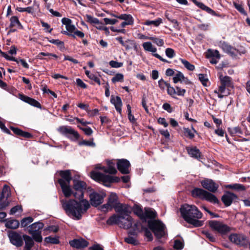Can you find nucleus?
Masks as SVG:
<instances>
[{
    "label": "nucleus",
    "instance_id": "nucleus-1",
    "mask_svg": "<svg viewBox=\"0 0 250 250\" xmlns=\"http://www.w3.org/2000/svg\"><path fill=\"white\" fill-rule=\"evenodd\" d=\"M61 203L66 213L76 220L81 219L90 206L89 202L84 199H80L79 201L75 199L62 200Z\"/></svg>",
    "mask_w": 250,
    "mask_h": 250
},
{
    "label": "nucleus",
    "instance_id": "nucleus-2",
    "mask_svg": "<svg viewBox=\"0 0 250 250\" xmlns=\"http://www.w3.org/2000/svg\"><path fill=\"white\" fill-rule=\"evenodd\" d=\"M132 211L131 207L121 206L116 209L117 215H114L107 220V224L110 225L116 224L120 228L128 229L131 227L133 220L130 214Z\"/></svg>",
    "mask_w": 250,
    "mask_h": 250
},
{
    "label": "nucleus",
    "instance_id": "nucleus-3",
    "mask_svg": "<svg viewBox=\"0 0 250 250\" xmlns=\"http://www.w3.org/2000/svg\"><path fill=\"white\" fill-rule=\"evenodd\" d=\"M180 211L182 217L188 223L195 227L203 226L204 222L199 220L202 218L203 214L195 206L185 204L181 207Z\"/></svg>",
    "mask_w": 250,
    "mask_h": 250
},
{
    "label": "nucleus",
    "instance_id": "nucleus-4",
    "mask_svg": "<svg viewBox=\"0 0 250 250\" xmlns=\"http://www.w3.org/2000/svg\"><path fill=\"white\" fill-rule=\"evenodd\" d=\"M60 174L62 178L58 180V183L61 187L64 196L65 197H69L70 193V183L72 179L71 171L69 170L61 171Z\"/></svg>",
    "mask_w": 250,
    "mask_h": 250
},
{
    "label": "nucleus",
    "instance_id": "nucleus-5",
    "mask_svg": "<svg viewBox=\"0 0 250 250\" xmlns=\"http://www.w3.org/2000/svg\"><path fill=\"white\" fill-rule=\"evenodd\" d=\"M86 184L82 181L74 180L73 188H70V197L73 195L76 199H83L84 191L86 188Z\"/></svg>",
    "mask_w": 250,
    "mask_h": 250
},
{
    "label": "nucleus",
    "instance_id": "nucleus-6",
    "mask_svg": "<svg viewBox=\"0 0 250 250\" xmlns=\"http://www.w3.org/2000/svg\"><path fill=\"white\" fill-rule=\"evenodd\" d=\"M191 193L194 197H198L213 204L219 203L218 199L215 195L202 188H195L192 190Z\"/></svg>",
    "mask_w": 250,
    "mask_h": 250
},
{
    "label": "nucleus",
    "instance_id": "nucleus-7",
    "mask_svg": "<svg viewBox=\"0 0 250 250\" xmlns=\"http://www.w3.org/2000/svg\"><path fill=\"white\" fill-rule=\"evenodd\" d=\"M90 176L94 180L104 184L118 183L120 181V178L117 176H111L95 171L90 172Z\"/></svg>",
    "mask_w": 250,
    "mask_h": 250
},
{
    "label": "nucleus",
    "instance_id": "nucleus-8",
    "mask_svg": "<svg viewBox=\"0 0 250 250\" xmlns=\"http://www.w3.org/2000/svg\"><path fill=\"white\" fill-rule=\"evenodd\" d=\"M43 224L38 222L32 224L29 226L28 233L31 234L33 239L37 242L40 243L42 241L41 230L43 227Z\"/></svg>",
    "mask_w": 250,
    "mask_h": 250
},
{
    "label": "nucleus",
    "instance_id": "nucleus-9",
    "mask_svg": "<svg viewBox=\"0 0 250 250\" xmlns=\"http://www.w3.org/2000/svg\"><path fill=\"white\" fill-rule=\"evenodd\" d=\"M208 224L212 229L222 234H225L230 230V228L227 225L216 220L209 221Z\"/></svg>",
    "mask_w": 250,
    "mask_h": 250
},
{
    "label": "nucleus",
    "instance_id": "nucleus-10",
    "mask_svg": "<svg viewBox=\"0 0 250 250\" xmlns=\"http://www.w3.org/2000/svg\"><path fill=\"white\" fill-rule=\"evenodd\" d=\"M121 206H127V205L118 203L117 194L115 193H111L108 198L107 203L103 206V208H105V210H108L114 208L116 211L117 208Z\"/></svg>",
    "mask_w": 250,
    "mask_h": 250
},
{
    "label": "nucleus",
    "instance_id": "nucleus-11",
    "mask_svg": "<svg viewBox=\"0 0 250 250\" xmlns=\"http://www.w3.org/2000/svg\"><path fill=\"white\" fill-rule=\"evenodd\" d=\"M149 226L157 237L161 238L164 235L165 226L161 222L154 221L149 223Z\"/></svg>",
    "mask_w": 250,
    "mask_h": 250
},
{
    "label": "nucleus",
    "instance_id": "nucleus-12",
    "mask_svg": "<svg viewBox=\"0 0 250 250\" xmlns=\"http://www.w3.org/2000/svg\"><path fill=\"white\" fill-rule=\"evenodd\" d=\"M58 130L60 133L67 136L72 140H76L79 138L78 132L71 127L61 126L58 128Z\"/></svg>",
    "mask_w": 250,
    "mask_h": 250
},
{
    "label": "nucleus",
    "instance_id": "nucleus-13",
    "mask_svg": "<svg viewBox=\"0 0 250 250\" xmlns=\"http://www.w3.org/2000/svg\"><path fill=\"white\" fill-rule=\"evenodd\" d=\"M229 239L232 243L237 245L243 246L248 242L246 236L243 234H231L229 236Z\"/></svg>",
    "mask_w": 250,
    "mask_h": 250
},
{
    "label": "nucleus",
    "instance_id": "nucleus-14",
    "mask_svg": "<svg viewBox=\"0 0 250 250\" xmlns=\"http://www.w3.org/2000/svg\"><path fill=\"white\" fill-rule=\"evenodd\" d=\"M10 242L14 246L19 247L23 245V237L15 231H10L8 234Z\"/></svg>",
    "mask_w": 250,
    "mask_h": 250
},
{
    "label": "nucleus",
    "instance_id": "nucleus-15",
    "mask_svg": "<svg viewBox=\"0 0 250 250\" xmlns=\"http://www.w3.org/2000/svg\"><path fill=\"white\" fill-rule=\"evenodd\" d=\"M106 164L108 166L107 168L104 167H102L101 165L98 164L96 166V168L101 169L105 173H109L110 174H115L117 172V170L115 167V163L113 160H107Z\"/></svg>",
    "mask_w": 250,
    "mask_h": 250
},
{
    "label": "nucleus",
    "instance_id": "nucleus-16",
    "mask_svg": "<svg viewBox=\"0 0 250 250\" xmlns=\"http://www.w3.org/2000/svg\"><path fill=\"white\" fill-rule=\"evenodd\" d=\"M219 46L223 51L232 57L236 56L238 53V50L225 42H220Z\"/></svg>",
    "mask_w": 250,
    "mask_h": 250
},
{
    "label": "nucleus",
    "instance_id": "nucleus-17",
    "mask_svg": "<svg viewBox=\"0 0 250 250\" xmlns=\"http://www.w3.org/2000/svg\"><path fill=\"white\" fill-rule=\"evenodd\" d=\"M201 184L203 188L207 189L211 192H215L219 186L215 183L212 180L205 179L201 182Z\"/></svg>",
    "mask_w": 250,
    "mask_h": 250
},
{
    "label": "nucleus",
    "instance_id": "nucleus-18",
    "mask_svg": "<svg viewBox=\"0 0 250 250\" xmlns=\"http://www.w3.org/2000/svg\"><path fill=\"white\" fill-rule=\"evenodd\" d=\"M104 196V194H100L95 192L91 193L89 195V197L92 206L97 207L102 204Z\"/></svg>",
    "mask_w": 250,
    "mask_h": 250
},
{
    "label": "nucleus",
    "instance_id": "nucleus-19",
    "mask_svg": "<svg viewBox=\"0 0 250 250\" xmlns=\"http://www.w3.org/2000/svg\"><path fill=\"white\" fill-rule=\"evenodd\" d=\"M143 47L146 51L152 52L153 53L152 55L153 56L158 58L161 61L163 62H167L166 59H163L158 54L155 53V52L157 51V48L152 45L151 42H145L143 44Z\"/></svg>",
    "mask_w": 250,
    "mask_h": 250
},
{
    "label": "nucleus",
    "instance_id": "nucleus-20",
    "mask_svg": "<svg viewBox=\"0 0 250 250\" xmlns=\"http://www.w3.org/2000/svg\"><path fill=\"white\" fill-rule=\"evenodd\" d=\"M130 163L126 159H120L118 160L117 167L118 170L123 174H127L129 172V168Z\"/></svg>",
    "mask_w": 250,
    "mask_h": 250
},
{
    "label": "nucleus",
    "instance_id": "nucleus-21",
    "mask_svg": "<svg viewBox=\"0 0 250 250\" xmlns=\"http://www.w3.org/2000/svg\"><path fill=\"white\" fill-rule=\"evenodd\" d=\"M134 230L136 231H144L145 235L148 238L149 241L152 240V235L150 230L147 228L143 226L140 223L137 222L134 224Z\"/></svg>",
    "mask_w": 250,
    "mask_h": 250
},
{
    "label": "nucleus",
    "instance_id": "nucleus-22",
    "mask_svg": "<svg viewBox=\"0 0 250 250\" xmlns=\"http://www.w3.org/2000/svg\"><path fill=\"white\" fill-rule=\"evenodd\" d=\"M70 246L77 249L84 248L87 246L88 242L83 239H74L69 242Z\"/></svg>",
    "mask_w": 250,
    "mask_h": 250
},
{
    "label": "nucleus",
    "instance_id": "nucleus-23",
    "mask_svg": "<svg viewBox=\"0 0 250 250\" xmlns=\"http://www.w3.org/2000/svg\"><path fill=\"white\" fill-rule=\"evenodd\" d=\"M237 198L236 196L230 192H226L222 197V201L225 205L228 207L229 206L232 201Z\"/></svg>",
    "mask_w": 250,
    "mask_h": 250
},
{
    "label": "nucleus",
    "instance_id": "nucleus-24",
    "mask_svg": "<svg viewBox=\"0 0 250 250\" xmlns=\"http://www.w3.org/2000/svg\"><path fill=\"white\" fill-rule=\"evenodd\" d=\"M119 19L124 20L125 21L121 24L122 28L125 27L126 25H132L133 24V19L131 15L123 14L120 15Z\"/></svg>",
    "mask_w": 250,
    "mask_h": 250
},
{
    "label": "nucleus",
    "instance_id": "nucleus-25",
    "mask_svg": "<svg viewBox=\"0 0 250 250\" xmlns=\"http://www.w3.org/2000/svg\"><path fill=\"white\" fill-rule=\"evenodd\" d=\"M62 22L65 25L67 31L69 33L73 32L76 29L75 26L72 23V21L66 18H63L62 19Z\"/></svg>",
    "mask_w": 250,
    "mask_h": 250
},
{
    "label": "nucleus",
    "instance_id": "nucleus-26",
    "mask_svg": "<svg viewBox=\"0 0 250 250\" xmlns=\"http://www.w3.org/2000/svg\"><path fill=\"white\" fill-rule=\"evenodd\" d=\"M110 101L111 103L114 105L116 110L121 114L122 106V102L121 98L118 96L114 97L112 96Z\"/></svg>",
    "mask_w": 250,
    "mask_h": 250
},
{
    "label": "nucleus",
    "instance_id": "nucleus-27",
    "mask_svg": "<svg viewBox=\"0 0 250 250\" xmlns=\"http://www.w3.org/2000/svg\"><path fill=\"white\" fill-rule=\"evenodd\" d=\"M229 88L228 87L221 84L219 87L218 90H215L214 93L218 94L219 98H222L229 94Z\"/></svg>",
    "mask_w": 250,
    "mask_h": 250
},
{
    "label": "nucleus",
    "instance_id": "nucleus-28",
    "mask_svg": "<svg viewBox=\"0 0 250 250\" xmlns=\"http://www.w3.org/2000/svg\"><path fill=\"white\" fill-rule=\"evenodd\" d=\"M5 226L7 228L11 229H16L19 226V222L18 220L15 219H7L5 220Z\"/></svg>",
    "mask_w": 250,
    "mask_h": 250
},
{
    "label": "nucleus",
    "instance_id": "nucleus-29",
    "mask_svg": "<svg viewBox=\"0 0 250 250\" xmlns=\"http://www.w3.org/2000/svg\"><path fill=\"white\" fill-rule=\"evenodd\" d=\"M21 99L24 102L37 107H40V104L34 99L31 98L27 96H22Z\"/></svg>",
    "mask_w": 250,
    "mask_h": 250
},
{
    "label": "nucleus",
    "instance_id": "nucleus-30",
    "mask_svg": "<svg viewBox=\"0 0 250 250\" xmlns=\"http://www.w3.org/2000/svg\"><path fill=\"white\" fill-rule=\"evenodd\" d=\"M23 239L25 241L26 250H30L34 244L33 239L31 237L27 235H23Z\"/></svg>",
    "mask_w": 250,
    "mask_h": 250
},
{
    "label": "nucleus",
    "instance_id": "nucleus-31",
    "mask_svg": "<svg viewBox=\"0 0 250 250\" xmlns=\"http://www.w3.org/2000/svg\"><path fill=\"white\" fill-rule=\"evenodd\" d=\"M124 46L126 50H129L134 48L135 50L137 49V45L134 41L132 40H127L125 41Z\"/></svg>",
    "mask_w": 250,
    "mask_h": 250
},
{
    "label": "nucleus",
    "instance_id": "nucleus-32",
    "mask_svg": "<svg viewBox=\"0 0 250 250\" xmlns=\"http://www.w3.org/2000/svg\"><path fill=\"white\" fill-rule=\"evenodd\" d=\"M220 80L221 81V84L228 87H231L230 78L229 76H223V75H220Z\"/></svg>",
    "mask_w": 250,
    "mask_h": 250
},
{
    "label": "nucleus",
    "instance_id": "nucleus-33",
    "mask_svg": "<svg viewBox=\"0 0 250 250\" xmlns=\"http://www.w3.org/2000/svg\"><path fill=\"white\" fill-rule=\"evenodd\" d=\"M188 153L192 157L198 159L200 156L199 150L196 147H192L187 149Z\"/></svg>",
    "mask_w": 250,
    "mask_h": 250
},
{
    "label": "nucleus",
    "instance_id": "nucleus-34",
    "mask_svg": "<svg viewBox=\"0 0 250 250\" xmlns=\"http://www.w3.org/2000/svg\"><path fill=\"white\" fill-rule=\"evenodd\" d=\"M131 209L133 212L136 215L138 216L140 218H144V213L143 211V209L140 206L138 205H134L133 208H131Z\"/></svg>",
    "mask_w": 250,
    "mask_h": 250
},
{
    "label": "nucleus",
    "instance_id": "nucleus-35",
    "mask_svg": "<svg viewBox=\"0 0 250 250\" xmlns=\"http://www.w3.org/2000/svg\"><path fill=\"white\" fill-rule=\"evenodd\" d=\"M207 57V58H214L219 60L220 58V54L217 50L209 49L208 50Z\"/></svg>",
    "mask_w": 250,
    "mask_h": 250
},
{
    "label": "nucleus",
    "instance_id": "nucleus-36",
    "mask_svg": "<svg viewBox=\"0 0 250 250\" xmlns=\"http://www.w3.org/2000/svg\"><path fill=\"white\" fill-rule=\"evenodd\" d=\"M0 193L1 195H2L6 200H8V197L11 195V191L9 187L6 185H5L3 186L2 190L1 192H0Z\"/></svg>",
    "mask_w": 250,
    "mask_h": 250
},
{
    "label": "nucleus",
    "instance_id": "nucleus-37",
    "mask_svg": "<svg viewBox=\"0 0 250 250\" xmlns=\"http://www.w3.org/2000/svg\"><path fill=\"white\" fill-rule=\"evenodd\" d=\"M155 216H156V213H155V211L153 209H152L151 208H146L145 209V211L144 212V218H145L146 217L153 218H155Z\"/></svg>",
    "mask_w": 250,
    "mask_h": 250
},
{
    "label": "nucleus",
    "instance_id": "nucleus-38",
    "mask_svg": "<svg viewBox=\"0 0 250 250\" xmlns=\"http://www.w3.org/2000/svg\"><path fill=\"white\" fill-rule=\"evenodd\" d=\"M179 60L188 70L189 71H193L194 70V65L191 64L189 62H188L186 60L181 58L179 59Z\"/></svg>",
    "mask_w": 250,
    "mask_h": 250
},
{
    "label": "nucleus",
    "instance_id": "nucleus-39",
    "mask_svg": "<svg viewBox=\"0 0 250 250\" xmlns=\"http://www.w3.org/2000/svg\"><path fill=\"white\" fill-rule=\"evenodd\" d=\"M192 131L188 128H184V132L185 135L189 137L190 139H192L194 137V133H197L196 131L192 127Z\"/></svg>",
    "mask_w": 250,
    "mask_h": 250
},
{
    "label": "nucleus",
    "instance_id": "nucleus-40",
    "mask_svg": "<svg viewBox=\"0 0 250 250\" xmlns=\"http://www.w3.org/2000/svg\"><path fill=\"white\" fill-rule=\"evenodd\" d=\"M162 22V20L161 18H158L154 21H146L144 22V24L146 25H153L154 26H158Z\"/></svg>",
    "mask_w": 250,
    "mask_h": 250
},
{
    "label": "nucleus",
    "instance_id": "nucleus-41",
    "mask_svg": "<svg viewBox=\"0 0 250 250\" xmlns=\"http://www.w3.org/2000/svg\"><path fill=\"white\" fill-rule=\"evenodd\" d=\"M62 32L63 34H66V35H69V36H71L74 38H75V36H78L79 37H80L81 38H83L84 37V34L83 32L80 31L79 30H76V31L75 30L73 32H74V34H70V33H69L68 32L65 31H62Z\"/></svg>",
    "mask_w": 250,
    "mask_h": 250
},
{
    "label": "nucleus",
    "instance_id": "nucleus-42",
    "mask_svg": "<svg viewBox=\"0 0 250 250\" xmlns=\"http://www.w3.org/2000/svg\"><path fill=\"white\" fill-rule=\"evenodd\" d=\"M184 79L185 77L183 73L181 72H178L176 74H175L174 77L173 78V82L175 83H176L178 82H182Z\"/></svg>",
    "mask_w": 250,
    "mask_h": 250
},
{
    "label": "nucleus",
    "instance_id": "nucleus-43",
    "mask_svg": "<svg viewBox=\"0 0 250 250\" xmlns=\"http://www.w3.org/2000/svg\"><path fill=\"white\" fill-rule=\"evenodd\" d=\"M21 25L19 20L16 16H13L10 18V27H19Z\"/></svg>",
    "mask_w": 250,
    "mask_h": 250
},
{
    "label": "nucleus",
    "instance_id": "nucleus-44",
    "mask_svg": "<svg viewBox=\"0 0 250 250\" xmlns=\"http://www.w3.org/2000/svg\"><path fill=\"white\" fill-rule=\"evenodd\" d=\"M197 6L200 7L201 9H203L204 10L206 11L207 12H208L209 14H211L213 15H216V14H215V12L213 10H212L209 7L206 6L204 3H203L202 2H199V3H198Z\"/></svg>",
    "mask_w": 250,
    "mask_h": 250
},
{
    "label": "nucleus",
    "instance_id": "nucleus-45",
    "mask_svg": "<svg viewBox=\"0 0 250 250\" xmlns=\"http://www.w3.org/2000/svg\"><path fill=\"white\" fill-rule=\"evenodd\" d=\"M111 81L113 83L122 82L124 81V75L121 73H117L112 78Z\"/></svg>",
    "mask_w": 250,
    "mask_h": 250
},
{
    "label": "nucleus",
    "instance_id": "nucleus-46",
    "mask_svg": "<svg viewBox=\"0 0 250 250\" xmlns=\"http://www.w3.org/2000/svg\"><path fill=\"white\" fill-rule=\"evenodd\" d=\"M44 242L46 243L57 244L59 243V240L57 238L48 236L44 238Z\"/></svg>",
    "mask_w": 250,
    "mask_h": 250
},
{
    "label": "nucleus",
    "instance_id": "nucleus-47",
    "mask_svg": "<svg viewBox=\"0 0 250 250\" xmlns=\"http://www.w3.org/2000/svg\"><path fill=\"white\" fill-rule=\"evenodd\" d=\"M85 17L87 22L90 23L99 24L100 21L97 18H94L91 15H86Z\"/></svg>",
    "mask_w": 250,
    "mask_h": 250
},
{
    "label": "nucleus",
    "instance_id": "nucleus-48",
    "mask_svg": "<svg viewBox=\"0 0 250 250\" xmlns=\"http://www.w3.org/2000/svg\"><path fill=\"white\" fill-rule=\"evenodd\" d=\"M33 221V219L31 217H25L21 221V226L22 227H26L28 224Z\"/></svg>",
    "mask_w": 250,
    "mask_h": 250
},
{
    "label": "nucleus",
    "instance_id": "nucleus-49",
    "mask_svg": "<svg viewBox=\"0 0 250 250\" xmlns=\"http://www.w3.org/2000/svg\"><path fill=\"white\" fill-rule=\"evenodd\" d=\"M125 240L126 243L133 245H137L139 243L138 241L135 237L130 236L126 237Z\"/></svg>",
    "mask_w": 250,
    "mask_h": 250
},
{
    "label": "nucleus",
    "instance_id": "nucleus-50",
    "mask_svg": "<svg viewBox=\"0 0 250 250\" xmlns=\"http://www.w3.org/2000/svg\"><path fill=\"white\" fill-rule=\"evenodd\" d=\"M150 40L153 41L154 43H155L159 46H162L164 44V42L163 40L159 38H157L155 37H150L149 38Z\"/></svg>",
    "mask_w": 250,
    "mask_h": 250
},
{
    "label": "nucleus",
    "instance_id": "nucleus-51",
    "mask_svg": "<svg viewBox=\"0 0 250 250\" xmlns=\"http://www.w3.org/2000/svg\"><path fill=\"white\" fill-rule=\"evenodd\" d=\"M158 84L159 87L162 90H164L166 88H167L168 86L169 85L168 83L165 82L163 79H161L158 81Z\"/></svg>",
    "mask_w": 250,
    "mask_h": 250
},
{
    "label": "nucleus",
    "instance_id": "nucleus-52",
    "mask_svg": "<svg viewBox=\"0 0 250 250\" xmlns=\"http://www.w3.org/2000/svg\"><path fill=\"white\" fill-rule=\"evenodd\" d=\"M0 53L1 54V55L2 56V57L5 58L6 60H9V61H15V62H17V63H19V62L18 61V59H15L14 57H11V56H9L7 53L2 52V51H0Z\"/></svg>",
    "mask_w": 250,
    "mask_h": 250
},
{
    "label": "nucleus",
    "instance_id": "nucleus-53",
    "mask_svg": "<svg viewBox=\"0 0 250 250\" xmlns=\"http://www.w3.org/2000/svg\"><path fill=\"white\" fill-rule=\"evenodd\" d=\"M0 53L1 54V55L2 56V57L5 58L6 60H9V61H15V62H17V63H19V62L18 61V59H15L14 57H11V56H9L7 53L2 52V51H0Z\"/></svg>",
    "mask_w": 250,
    "mask_h": 250
},
{
    "label": "nucleus",
    "instance_id": "nucleus-54",
    "mask_svg": "<svg viewBox=\"0 0 250 250\" xmlns=\"http://www.w3.org/2000/svg\"><path fill=\"white\" fill-rule=\"evenodd\" d=\"M166 17L167 19L171 22L172 23L174 24V27H176L178 26V23L176 20L173 19L171 18V16L168 13H166L165 14Z\"/></svg>",
    "mask_w": 250,
    "mask_h": 250
},
{
    "label": "nucleus",
    "instance_id": "nucleus-55",
    "mask_svg": "<svg viewBox=\"0 0 250 250\" xmlns=\"http://www.w3.org/2000/svg\"><path fill=\"white\" fill-rule=\"evenodd\" d=\"M16 10L20 12H27L28 13H32L33 12V8L32 7L26 8L17 7Z\"/></svg>",
    "mask_w": 250,
    "mask_h": 250
},
{
    "label": "nucleus",
    "instance_id": "nucleus-56",
    "mask_svg": "<svg viewBox=\"0 0 250 250\" xmlns=\"http://www.w3.org/2000/svg\"><path fill=\"white\" fill-rule=\"evenodd\" d=\"M166 54L167 56L169 58H172L174 57L175 53L173 49L170 48H168L166 49Z\"/></svg>",
    "mask_w": 250,
    "mask_h": 250
},
{
    "label": "nucleus",
    "instance_id": "nucleus-57",
    "mask_svg": "<svg viewBox=\"0 0 250 250\" xmlns=\"http://www.w3.org/2000/svg\"><path fill=\"white\" fill-rule=\"evenodd\" d=\"M48 42L57 45L58 46L60 47L61 48L63 47V42L59 40H48Z\"/></svg>",
    "mask_w": 250,
    "mask_h": 250
},
{
    "label": "nucleus",
    "instance_id": "nucleus-58",
    "mask_svg": "<svg viewBox=\"0 0 250 250\" xmlns=\"http://www.w3.org/2000/svg\"><path fill=\"white\" fill-rule=\"evenodd\" d=\"M109 64L112 67L119 68L123 66V63L115 61H111L109 62Z\"/></svg>",
    "mask_w": 250,
    "mask_h": 250
},
{
    "label": "nucleus",
    "instance_id": "nucleus-59",
    "mask_svg": "<svg viewBox=\"0 0 250 250\" xmlns=\"http://www.w3.org/2000/svg\"><path fill=\"white\" fill-rule=\"evenodd\" d=\"M199 79L203 85H207V83L208 81V79L206 75L203 74H200L199 75Z\"/></svg>",
    "mask_w": 250,
    "mask_h": 250
},
{
    "label": "nucleus",
    "instance_id": "nucleus-60",
    "mask_svg": "<svg viewBox=\"0 0 250 250\" xmlns=\"http://www.w3.org/2000/svg\"><path fill=\"white\" fill-rule=\"evenodd\" d=\"M183 244L178 240H176L174 241V248L175 249L181 250L183 248Z\"/></svg>",
    "mask_w": 250,
    "mask_h": 250
},
{
    "label": "nucleus",
    "instance_id": "nucleus-61",
    "mask_svg": "<svg viewBox=\"0 0 250 250\" xmlns=\"http://www.w3.org/2000/svg\"><path fill=\"white\" fill-rule=\"evenodd\" d=\"M104 21L106 24L114 25L118 22L116 19H110L107 18H104Z\"/></svg>",
    "mask_w": 250,
    "mask_h": 250
},
{
    "label": "nucleus",
    "instance_id": "nucleus-62",
    "mask_svg": "<svg viewBox=\"0 0 250 250\" xmlns=\"http://www.w3.org/2000/svg\"><path fill=\"white\" fill-rule=\"evenodd\" d=\"M229 131L231 135L233 136L236 134L240 133V130L239 127H233V128H229Z\"/></svg>",
    "mask_w": 250,
    "mask_h": 250
},
{
    "label": "nucleus",
    "instance_id": "nucleus-63",
    "mask_svg": "<svg viewBox=\"0 0 250 250\" xmlns=\"http://www.w3.org/2000/svg\"><path fill=\"white\" fill-rule=\"evenodd\" d=\"M175 90L176 94L178 96H184L186 91L185 89H181L179 86H176Z\"/></svg>",
    "mask_w": 250,
    "mask_h": 250
},
{
    "label": "nucleus",
    "instance_id": "nucleus-64",
    "mask_svg": "<svg viewBox=\"0 0 250 250\" xmlns=\"http://www.w3.org/2000/svg\"><path fill=\"white\" fill-rule=\"evenodd\" d=\"M203 233L211 242H214L215 241V238L209 232L207 231H203Z\"/></svg>",
    "mask_w": 250,
    "mask_h": 250
}]
</instances>
